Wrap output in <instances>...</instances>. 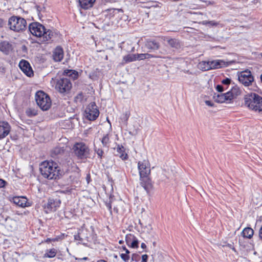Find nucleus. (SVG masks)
<instances>
[{
  "label": "nucleus",
  "mask_w": 262,
  "mask_h": 262,
  "mask_svg": "<svg viewBox=\"0 0 262 262\" xmlns=\"http://www.w3.org/2000/svg\"><path fill=\"white\" fill-rule=\"evenodd\" d=\"M39 170L41 175L50 180L59 179L63 171L57 164L53 161H43L39 166Z\"/></svg>",
  "instance_id": "nucleus-1"
},
{
  "label": "nucleus",
  "mask_w": 262,
  "mask_h": 262,
  "mask_svg": "<svg viewBox=\"0 0 262 262\" xmlns=\"http://www.w3.org/2000/svg\"><path fill=\"white\" fill-rule=\"evenodd\" d=\"M244 104L249 109L262 113V97L255 93L246 94L244 97Z\"/></svg>",
  "instance_id": "nucleus-2"
},
{
  "label": "nucleus",
  "mask_w": 262,
  "mask_h": 262,
  "mask_svg": "<svg viewBox=\"0 0 262 262\" xmlns=\"http://www.w3.org/2000/svg\"><path fill=\"white\" fill-rule=\"evenodd\" d=\"M8 25L10 30L16 32H22L27 28L26 20L18 16L10 17L9 18Z\"/></svg>",
  "instance_id": "nucleus-3"
},
{
  "label": "nucleus",
  "mask_w": 262,
  "mask_h": 262,
  "mask_svg": "<svg viewBox=\"0 0 262 262\" xmlns=\"http://www.w3.org/2000/svg\"><path fill=\"white\" fill-rule=\"evenodd\" d=\"M35 100L37 105L42 111L48 110L51 106L50 97L43 91H39L36 93Z\"/></svg>",
  "instance_id": "nucleus-4"
},
{
  "label": "nucleus",
  "mask_w": 262,
  "mask_h": 262,
  "mask_svg": "<svg viewBox=\"0 0 262 262\" xmlns=\"http://www.w3.org/2000/svg\"><path fill=\"white\" fill-rule=\"evenodd\" d=\"M75 155L80 159H85L89 154L88 147L83 142L76 143L73 148Z\"/></svg>",
  "instance_id": "nucleus-5"
},
{
  "label": "nucleus",
  "mask_w": 262,
  "mask_h": 262,
  "mask_svg": "<svg viewBox=\"0 0 262 262\" xmlns=\"http://www.w3.org/2000/svg\"><path fill=\"white\" fill-rule=\"evenodd\" d=\"M72 88V83L69 79L60 78L57 80L55 89L61 94H66L70 92Z\"/></svg>",
  "instance_id": "nucleus-6"
},
{
  "label": "nucleus",
  "mask_w": 262,
  "mask_h": 262,
  "mask_svg": "<svg viewBox=\"0 0 262 262\" xmlns=\"http://www.w3.org/2000/svg\"><path fill=\"white\" fill-rule=\"evenodd\" d=\"M239 81L245 86H249L254 81V77L249 70L242 71L238 75Z\"/></svg>",
  "instance_id": "nucleus-7"
},
{
  "label": "nucleus",
  "mask_w": 262,
  "mask_h": 262,
  "mask_svg": "<svg viewBox=\"0 0 262 262\" xmlns=\"http://www.w3.org/2000/svg\"><path fill=\"white\" fill-rule=\"evenodd\" d=\"M61 201L59 199H49L48 202L43 206L44 211L46 213H49L55 211L60 206Z\"/></svg>",
  "instance_id": "nucleus-8"
},
{
  "label": "nucleus",
  "mask_w": 262,
  "mask_h": 262,
  "mask_svg": "<svg viewBox=\"0 0 262 262\" xmlns=\"http://www.w3.org/2000/svg\"><path fill=\"white\" fill-rule=\"evenodd\" d=\"M45 29V27L42 25L37 22L32 23L29 26V30L31 33L38 37L42 36Z\"/></svg>",
  "instance_id": "nucleus-9"
},
{
  "label": "nucleus",
  "mask_w": 262,
  "mask_h": 262,
  "mask_svg": "<svg viewBox=\"0 0 262 262\" xmlns=\"http://www.w3.org/2000/svg\"><path fill=\"white\" fill-rule=\"evenodd\" d=\"M138 169L140 177L149 176L150 174V165L147 160H144L138 162Z\"/></svg>",
  "instance_id": "nucleus-10"
},
{
  "label": "nucleus",
  "mask_w": 262,
  "mask_h": 262,
  "mask_svg": "<svg viewBox=\"0 0 262 262\" xmlns=\"http://www.w3.org/2000/svg\"><path fill=\"white\" fill-rule=\"evenodd\" d=\"M86 118L89 120H95L98 117L99 112L96 108L95 105H92L89 106L85 111Z\"/></svg>",
  "instance_id": "nucleus-11"
},
{
  "label": "nucleus",
  "mask_w": 262,
  "mask_h": 262,
  "mask_svg": "<svg viewBox=\"0 0 262 262\" xmlns=\"http://www.w3.org/2000/svg\"><path fill=\"white\" fill-rule=\"evenodd\" d=\"M140 185L144 188L147 193H149L153 188V184L149 176L140 177Z\"/></svg>",
  "instance_id": "nucleus-12"
},
{
  "label": "nucleus",
  "mask_w": 262,
  "mask_h": 262,
  "mask_svg": "<svg viewBox=\"0 0 262 262\" xmlns=\"http://www.w3.org/2000/svg\"><path fill=\"white\" fill-rule=\"evenodd\" d=\"M145 47L150 51H155L159 49L160 42L155 39H146L144 43Z\"/></svg>",
  "instance_id": "nucleus-13"
},
{
  "label": "nucleus",
  "mask_w": 262,
  "mask_h": 262,
  "mask_svg": "<svg viewBox=\"0 0 262 262\" xmlns=\"http://www.w3.org/2000/svg\"><path fill=\"white\" fill-rule=\"evenodd\" d=\"M19 67L21 70L28 77L33 75V71L29 63L24 60H21L19 63Z\"/></svg>",
  "instance_id": "nucleus-14"
},
{
  "label": "nucleus",
  "mask_w": 262,
  "mask_h": 262,
  "mask_svg": "<svg viewBox=\"0 0 262 262\" xmlns=\"http://www.w3.org/2000/svg\"><path fill=\"white\" fill-rule=\"evenodd\" d=\"M162 38L164 41H166L168 45L172 48L179 49L182 46L181 42L178 39L167 36H163Z\"/></svg>",
  "instance_id": "nucleus-15"
},
{
  "label": "nucleus",
  "mask_w": 262,
  "mask_h": 262,
  "mask_svg": "<svg viewBox=\"0 0 262 262\" xmlns=\"http://www.w3.org/2000/svg\"><path fill=\"white\" fill-rule=\"evenodd\" d=\"M232 62V61L226 62L223 60L209 61L210 70L226 67L231 64Z\"/></svg>",
  "instance_id": "nucleus-16"
},
{
  "label": "nucleus",
  "mask_w": 262,
  "mask_h": 262,
  "mask_svg": "<svg viewBox=\"0 0 262 262\" xmlns=\"http://www.w3.org/2000/svg\"><path fill=\"white\" fill-rule=\"evenodd\" d=\"M10 131V126L9 124L5 121L0 122V139H3L6 137Z\"/></svg>",
  "instance_id": "nucleus-17"
},
{
  "label": "nucleus",
  "mask_w": 262,
  "mask_h": 262,
  "mask_svg": "<svg viewBox=\"0 0 262 262\" xmlns=\"http://www.w3.org/2000/svg\"><path fill=\"white\" fill-rule=\"evenodd\" d=\"M12 45L7 41H3L0 42V51L5 55H8L12 50Z\"/></svg>",
  "instance_id": "nucleus-18"
},
{
  "label": "nucleus",
  "mask_w": 262,
  "mask_h": 262,
  "mask_svg": "<svg viewBox=\"0 0 262 262\" xmlns=\"http://www.w3.org/2000/svg\"><path fill=\"white\" fill-rule=\"evenodd\" d=\"M229 95L227 92L224 94H218L215 98V100L219 103H230L231 101Z\"/></svg>",
  "instance_id": "nucleus-19"
},
{
  "label": "nucleus",
  "mask_w": 262,
  "mask_h": 262,
  "mask_svg": "<svg viewBox=\"0 0 262 262\" xmlns=\"http://www.w3.org/2000/svg\"><path fill=\"white\" fill-rule=\"evenodd\" d=\"M106 11L107 12V15H110V17L116 16L118 18L121 17L123 13V10L122 9L111 8L107 9Z\"/></svg>",
  "instance_id": "nucleus-20"
},
{
  "label": "nucleus",
  "mask_w": 262,
  "mask_h": 262,
  "mask_svg": "<svg viewBox=\"0 0 262 262\" xmlns=\"http://www.w3.org/2000/svg\"><path fill=\"white\" fill-rule=\"evenodd\" d=\"M63 57V51L62 49L60 47H56L53 54L54 60L56 61H60L62 59Z\"/></svg>",
  "instance_id": "nucleus-21"
},
{
  "label": "nucleus",
  "mask_w": 262,
  "mask_h": 262,
  "mask_svg": "<svg viewBox=\"0 0 262 262\" xmlns=\"http://www.w3.org/2000/svg\"><path fill=\"white\" fill-rule=\"evenodd\" d=\"M227 93L229 94V96H230V100L232 101L241 94V90L238 87L235 86L232 87L231 90Z\"/></svg>",
  "instance_id": "nucleus-22"
},
{
  "label": "nucleus",
  "mask_w": 262,
  "mask_h": 262,
  "mask_svg": "<svg viewBox=\"0 0 262 262\" xmlns=\"http://www.w3.org/2000/svg\"><path fill=\"white\" fill-rule=\"evenodd\" d=\"M12 202L19 207H25L26 206L27 201L25 198L15 196L12 198Z\"/></svg>",
  "instance_id": "nucleus-23"
},
{
  "label": "nucleus",
  "mask_w": 262,
  "mask_h": 262,
  "mask_svg": "<svg viewBox=\"0 0 262 262\" xmlns=\"http://www.w3.org/2000/svg\"><path fill=\"white\" fill-rule=\"evenodd\" d=\"M96 0H79L80 6L84 9L91 8Z\"/></svg>",
  "instance_id": "nucleus-24"
},
{
  "label": "nucleus",
  "mask_w": 262,
  "mask_h": 262,
  "mask_svg": "<svg viewBox=\"0 0 262 262\" xmlns=\"http://www.w3.org/2000/svg\"><path fill=\"white\" fill-rule=\"evenodd\" d=\"M55 35V32L49 29L47 30L46 29L42 37H43L44 41H49L52 39Z\"/></svg>",
  "instance_id": "nucleus-25"
},
{
  "label": "nucleus",
  "mask_w": 262,
  "mask_h": 262,
  "mask_svg": "<svg viewBox=\"0 0 262 262\" xmlns=\"http://www.w3.org/2000/svg\"><path fill=\"white\" fill-rule=\"evenodd\" d=\"M57 253V250L55 248H51L50 249H47L45 251L43 257V258H53L54 257Z\"/></svg>",
  "instance_id": "nucleus-26"
},
{
  "label": "nucleus",
  "mask_w": 262,
  "mask_h": 262,
  "mask_svg": "<svg viewBox=\"0 0 262 262\" xmlns=\"http://www.w3.org/2000/svg\"><path fill=\"white\" fill-rule=\"evenodd\" d=\"M198 68L199 69L203 71H206L210 70L209 61H202L200 62L198 65Z\"/></svg>",
  "instance_id": "nucleus-27"
},
{
  "label": "nucleus",
  "mask_w": 262,
  "mask_h": 262,
  "mask_svg": "<svg viewBox=\"0 0 262 262\" xmlns=\"http://www.w3.org/2000/svg\"><path fill=\"white\" fill-rule=\"evenodd\" d=\"M117 155L121 158L122 160H126L127 158V155L125 153L124 147L123 146H118L116 150Z\"/></svg>",
  "instance_id": "nucleus-28"
},
{
  "label": "nucleus",
  "mask_w": 262,
  "mask_h": 262,
  "mask_svg": "<svg viewBox=\"0 0 262 262\" xmlns=\"http://www.w3.org/2000/svg\"><path fill=\"white\" fill-rule=\"evenodd\" d=\"M242 234L244 237L251 238L253 235L254 231L252 228L250 227H247L243 230Z\"/></svg>",
  "instance_id": "nucleus-29"
},
{
  "label": "nucleus",
  "mask_w": 262,
  "mask_h": 262,
  "mask_svg": "<svg viewBox=\"0 0 262 262\" xmlns=\"http://www.w3.org/2000/svg\"><path fill=\"white\" fill-rule=\"evenodd\" d=\"M136 60V54H128L124 56L123 63H126Z\"/></svg>",
  "instance_id": "nucleus-30"
},
{
  "label": "nucleus",
  "mask_w": 262,
  "mask_h": 262,
  "mask_svg": "<svg viewBox=\"0 0 262 262\" xmlns=\"http://www.w3.org/2000/svg\"><path fill=\"white\" fill-rule=\"evenodd\" d=\"M64 74L69 77H72L73 78H77L78 76V73L73 70H64Z\"/></svg>",
  "instance_id": "nucleus-31"
},
{
  "label": "nucleus",
  "mask_w": 262,
  "mask_h": 262,
  "mask_svg": "<svg viewBox=\"0 0 262 262\" xmlns=\"http://www.w3.org/2000/svg\"><path fill=\"white\" fill-rule=\"evenodd\" d=\"M27 115L29 117H32L37 115V111L35 108H28L26 111Z\"/></svg>",
  "instance_id": "nucleus-32"
},
{
  "label": "nucleus",
  "mask_w": 262,
  "mask_h": 262,
  "mask_svg": "<svg viewBox=\"0 0 262 262\" xmlns=\"http://www.w3.org/2000/svg\"><path fill=\"white\" fill-rule=\"evenodd\" d=\"M110 137L108 134L105 135L101 139V143L104 147H108L110 143Z\"/></svg>",
  "instance_id": "nucleus-33"
},
{
  "label": "nucleus",
  "mask_w": 262,
  "mask_h": 262,
  "mask_svg": "<svg viewBox=\"0 0 262 262\" xmlns=\"http://www.w3.org/2000/svg\"><path fill=\"white\" fill-rule=\"evenodd\" d=\"M129 118V114L126 112L125 114H123L122 116L120 118V119L121 120V121L122 123L126 126L127 124V120Z\"/></svg>",
  "instance_id": "nucleus-34"
},
{
  "label": "nucleus",
  "mask_w": 262,
  "mask_h": 262,
  "mask_svg": "<svg viewBox=\"0 0 262 262\" xmlns=\"http://www.w3.org/2000/svg\"><path fill=\"white\" fill-rule=\"evenodd\" d=\"M136 237L131 234H127L126 235L125 240L126 244L129 246L130 245V243L135 239Z\"/></svg>",
  "instance_id": "nucleus-35"
},
{
  "label": "nucleus",
  "mask_w": 262,
  "mask_h": 262,
  "mask_svg": "<svg viewBox=\"0 0 262 262\" xmlns=\"http://www.w3.org/2000/svg\"><path fill=\"white\" fill-rule=\"evenodd\" d=\"M202 25H209L212 26H216L218 25V23L217 22H215V21H203L201 23Z\"/></svg>",
  "instance_id": "nucleus-36"
},
{
  "label": "nucleus",
  "mask_w": 262,
  "mask_h": 262,
  "mask_svg": "<svg viewBox=\"0 0 262 262\" xmlns=\"http://www.w3.org/2000/svg\"><path fill=\"white\" fill-rule=\"evenodd\" d=\"M139 242L136 237L130 243V247L133 248H137L138 247Z\"/></svg>",
  "instance_id": "nucleus-37"
},
{
  "label": "nucleus",
  "mask_w": 262,
  "mask_h": 262,
  "mask_svg": "<svg viewBox=\"0 0 262 262\" xmlns=\"http://www.w3.org/2000/svg\"><path fill=\"white\" fill-rule=\"evenodd\" d=\"M95 151L97 153L98 157H99L100 159H102L103 154V151L102 149L100 148H95Z\"/></svg>",
  "instance_id": "nucleus-38"
},
{
  "label": "nucleus",
  "mask_w": 262,
  "mask_h": 262,
  "mask_svg": "<svg viewBox=\"0 0 262 262\" xmlns=\"http://www.w3.org/2000/svg\"><path fill=\"white\" fill-rule=\"evenodd\" d=\"M153 3L152 2H146L144 4L143 6H141V7L143 8H151L152 7H157L158 5L156 4V5H152Z\"/></svg>",
  "instance_id": "nucleus-39"
},
{
  "label": "nucleus",
  "mask_w": 262,
  "mask_h": 262,
  "mask_svg": "<svg viewBox=\"0 0 262 262\" xmlns=\"http://www.w3.org/2000/svg\"><path fill=\"white\" fill-rule=\"evenodd\" d=\"M136 60H143L146 59L145 53L136 54Z\"/></svg>",
  "instance_id": "nucleus-40"
},
{
  "label": "nucleus",
  "mask_w": 262,
  "mask_h": 262,
  "mask_svg": "<svg viewBox=\"0 0 262 262\" xmlns=\"http://www.w3.org/2000/svg\"><path fill=\"white\" fill-rule=\"evenodd\" d=\"M140 256L139 254L134 253L132 255V261H135L136 262H138L140 260Z\"/></svg>",
  "instance_id": "nucleus-41"
},
{
  "label": "nucleus",
  "mask_w": 262,
  "mask_h": 262,
  "mask_svg": "<svg viewBox=\"0 0 262 262\" xmlns=\"http://www.w3.org/2000/svg\"><path fill=\"white\" fill-rule=\"evenodd\" d=\"M121 258L125 261L127 262L129 259V256L128 254L122 253L120 255Z\"/></svg>",
  "instance_id": "nucleus-42"
},
{
  "label": "nucleus",
  "mask_w": 262,
  "mask_h": 262,
  "mask_svg": "<svg viewBox=\"0 0 262 262\" xmlns=\"http://www.w3.org/2000/svg\"><path fill=\"white\" fill-rule=\"evenodd\" d=\"M145 56L146 59H149L151 58H161L162 57L159 55H154L152 54H148V53H145Z\"/></svg>",
  "instance_id": "nucleus-43"
},
{
  "label": "nucleus",
  "mask_w": 262,
  "mask_h": 262,
  "mask_svg": "<svg viewBox=\"0 0 262 262\" xmlns=\"http://www.w3.org/2000/svg\"><path fill=\"white\" fill-rule=\"evenodd\" d=\"M231 80L228 78H226L222 81V83L225 85H228L231 83Z\"/></svg>",
  "instance_id": "nucleus-44"
},
{
  "label": "nucleus",
  "mask_w": 262,
  "mask_h": 262,
  "mask_svg": "<svg viewBox=\"0 0 262 262\" xmlns=\"http://www.w3.org/2000/svg\"><path fill=\"white\" fill-rule=\"evenodd\" d=\"M58 239H59V238H58V237H55V238H48L46 239V241L45 242L46 243H49L50 242H56V241H57L58 240Z\"/></svg>",
  "instance_id": "nucleus-45"
},
{
  "label": "nucleus",
  "mask_w": 262,
  "mask_h": 262,
  "mask_svg": "<svg viewBox=\"0 0 262 262\" xmlns=\"http://www.w3.org/2000/svg\"><path fill=\"white\" fill-rule=\"evenodd\" d=\"M6 183L7 182L5 180L0 179V188H4L5 186Z\"/></svg>",
  "instance_id": "nucleus-46"
},
{
  "label": "nucleus",
  "mask_w": 262,
  "mask_h": 262,
  "mask_svg": "<svg viewBox=\"0 0 262 262\" xmlns=\"http://www.w3.org/2000/svg\"><path fill=\"white\" fill-rule=\"evenodd\" d=\"M216 90L219 92H222L224 91V88L222 85H217L216 86Z\"/></svg>",
  "instance_id": "nucleus-47"
},
{
  "label": "nucleus",
  "mask_w": 262,
  "mask_h": 262,
  "mask_svg": "<svg viewBox=\"0 0 262 262\" xmlns=\"http://www.w3.org/2000/svg\"><path fill=\"white\" fill-rule=\"evenodd\" d=\"M148 255L147 254H144L142 256L141 262H147L148 259Z\"/></svg>",
  "instance_id": "nucleus-48"
},
{
  "label": "nucleus",
  "mask_w": 262,
  "mask_h": 262,
  "mask_svg": "<svg viewBox=\"0 0 262 262\" xmlns=\"http://www.w3.org/2000/svg\"><path fill=\"white\" fill-rule=\"evenodd\" d=\"M74 239L75 240H77V241L78 240L80 241H82V238L80 237V236L79 234L74 235Z\"/></svg>",
  "instance_id": "nucleus-49"
},
{
  "label": "nucleus",
  "mask_w": 262,
  "mask_h": 262,
  "mask_svg": "<svg viewBox=\"0 0 262 262\" xmlns=\"http://www.w3.org/2000/svg\"><path fill=\"white\" fill-rule=\"evenodd\" d=\"M146 0H136L137 4H144Z\"/></svg>",
  "instance_id": "nucleus-50"
},
{
  "label": "nucleus",
  "mask_w": 262,
  "mask_h": 262,
  "mask_svg": "<svg viewBox=\"0 0 262 262\" xmlns=\"http://www.w3.org/2000/svg\"><path fill=\"white\" fill-rule=\"evenodd\" d=\"M106 206L107 207V208H108L109 211L111 213H112V206H111V205L110 203H106Z\"/></svg>",
  "instance_id": "nucleus-51"
},
{
  "label": "nucleus",
  "mask_w": 262,
  "mask_h": 262,
  "mask_svg": "<svg viewBox=\"0 0 262 262\" xmlns=\"http://www.w3.org/2000/svg\"><path fill=\"white\" fill-rule=\"evenodd\" d=\"M205 103L207 105L209 106H212L213 105V103L211 101L209 100L205 101Z\"/></svg>",
  "instance_id": "nucleus-52"
},
{
  "label": "nucleus",
  "mask_w": 262,
  "mask_h": 262,
  "mask_svg": "<svg viewBox=\"0 0 262 262\" xmlns=\"http://www.w3.org/2000/svg\"><path fill=\"white\" fill-rule=\"evenodd\" d=\"M259 238L262 239V226L260 227L259 231Z\"/></svg>",
  "instance_id": "nucleus-53"
},
{
  "label": "nucleus",
  "mask_w": 262,
  "mask_h": 262,
  "mask_svg": "<svg viewBox=\"0 0 262 262\" xmlns=\"http://www.w3.org/2000/svg\"><path fill=\"white\" fill-rule=\"evenodd\" d=\"M123 249L125 252V254H129V253H130L129 250L127 249L125 247H123Z\"/></svg>",
  "instance_id": "nucleus-54"
},
{
  "label": "nucleus",
  "mask_w": 262,
  "mask_h": 262,
  "mask_svg": "<svg viewBox=\"0 0 262 262\" xmlns=\"http://www.w3.org/2000/svg\"><path fill=\"white\" fill-rule=\"evenodd\" d=\"M4 24V21L3 19L0 18V28L3 27Z\"/></svg>",
  "instance_id": "nucleus-55"
},
{
  "label": "nucleus",
  "mask_w": 262,
  "mask_h": 262,
  "mask_svg": "<svg viewBox=\"0 0 262 262\" xmlns=\"http://www.w3.org/2000/svg\"><path fill=\"white\" fill-rule=\"evenodd\" d=\"M141 247L142 248V249H145L146 248V245L144 244V243H142L141 245Z\"/></svg>",
  "instance_id": "nucleus-56"
},
{
  "label": "nucleus",
  "mask_w": 262,
  "mask_h": 262,
  "mask_svg": "<svg viewBox=\"0 0 262 262\" xmlns=\"http://www.w3.org/2000/svg\"><path fill=\"white\" fill-rule=\"evenodd\" d=\"M71 190H72V189H69V188H67L64 191V192L65 193H69V192H71Z\"/></svg>",
  "instance_id": "nucleus-57"
},
{
  "label": "nucleus",
  "mask_w": 262,
  "mask_h": 262,
  "mask_svg": "<svg viewBox=\"0 0 262 262\" xmlns=\"http://www.w3.org/2000/svg\"><path fill=\"white\" fill-rule=\"evenodd\" d=\"M59 151H60V149H59V148H55V149H54V152H56V153H57V154H58V153H59Z\"/></svg>",
  "instance_id": "nucleus-58"
},
{
  "label": "nucleus",
  "mask_w": 262,
  "mask_h": 262,
  "mask_svg": "<svg viewBox=\"0 0 262 262\" xmlns=\"http://www.w3.org/2000/svg\"><path fill=\"white\" fill-rule=\"evenodd\" d=\"M80 259V260H81V259H83V260H88V257H83V258H81V259Z\"/></svg>",
  "instance_id": "nucleus-59"
},
{
  "label": "nucleus",
  "mask_w": 262,
  "mask_h": 262,
  "mask_svg": "<svg viewBox=\"0 0 262 262\" xmlns=\"http://www.w3.org/2000/svg\"><path fill=\"white\" fill-rule=\"evenodd\" d=\"M194 15H196V16H199V15H202L201 13H194Z\"/></svg>",
  "instance_id": "nucleus-60"
},
{
  "label": "nucleus",
  "mask_w": 262,
  "mask_h": 262,
  "mask_svg": "<svg viewBox=\"0 0 262 262\" xmlns=\"http://www.w3.org/2000/svg\"><path fill=\"white\" fill-rule=\"evenodd\" d=\"M123 242L122 241H120L119 243V244H122V243H123Z\"/></svg>",
  "instance_id": "nucleus-61"
},
{
  "label": "nucleus",
  "mask_w": 262,
  "mask_h": 262,
  "mask_svg": "<svg viewBox=\"0 0 262 262\" xmlns=\"http://www.w3.org/2000/svg\"><path fill=\"white\" fill-rule=\"evenodd\" d=\"M232 249L235 252H236L235 249L234 248H232Z\"/></svg>",
  "instance_id": "nucleus-62"
},
{
  "label": "nucleus",
  "mask_w": 262,
  "mask_h": 262,
  "mask_svg": "<svg viewBox=\"0 0 262 262\" xmlns=\"http://www.w3.org/2000/svg\"><path fill=\"white\" fill-rule=\"evenodd\" d=\"M114 257H115V258H117V257H117V255H114Z\"/></svg>",
  "instance_id": "nucleus-63"
},
{
  "label": "nucleus",
  "mask_w": 262,
  "mask_h": 262,
  "mask_svg": "<svg viewBox=\"0 0 262 262\" xmlns=\"http://www.w3.org/2000/svg\"><path fill=\"white\" fill-rule=\"evenodd\" d=\"M260 56H261V57L262 58V53H260Z\"/></svg>",
  "instance_id": "nucleus-64"
}]
</instances>
